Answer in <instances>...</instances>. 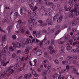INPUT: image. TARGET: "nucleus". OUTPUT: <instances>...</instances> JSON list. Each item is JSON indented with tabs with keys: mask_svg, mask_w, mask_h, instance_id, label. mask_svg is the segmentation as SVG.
I'll return each instance as SVG.
<instances>
[{
	"mask_svg": "<svg viewBox=\"0 0 79 79\" xmlns=\"http://www.w3.org/2000/svg\"><path fill=\"white\" fill-rule=\"evenodd\" d=\"M77 9H79V4H78L75 5V7L74 8V10H72L70 11L71 13H69L68 15L69 17V18H73L74 15L73 12L74 11L75 13H77Z\"/></svg>",
	"mask_w": 79,
	"mask_h": 79,
	"instance_id": "1",
	"label": "nucleus"
},
{
	"mask_svg": "<svg viewBox=\"0 0 79 79\" xmlns=\"http://www.w3.org/2000/svg\"><path fill=\"white\" fill-rule=\"evenodd\" d=\"M67 59L68 60L66 61L67 64H69L71 63V61L69 60H73L74 59V56L72 55L70 56H69L67 57Z\"/></svg>",
	"mask_w": 79,
	"mask_h": 79,
	"instance_id": "2",
	"label": "nucleus"
},
{
	"mask_svg": "<svg viewBox=\"0 0 79 79\" xmlns=\"http://www.w3.org/2000/svg\"><path fill=\"white\" fill-rule=\"evenodd\" d=\"M21 15L24 14L25 16L26 15V9L24 7H22L20 9Z\"/></svg>",
	"mask_w": 79,
	"mask_h": 79,
	"instance_id": "3",
	"label": "nucleus"
},
{
	"mask_svg": "<svg viewBox=\"0 0 79 79\" xmlns=\"http://www.w3.org/2000/svg\"><path fill=\"white\" fill-rule=\"evenodd\" d=\"M6 56V53L3 52L2 51H0V60L1 61V63H3V62H2V59L1 58L2 56Z\"/></svg>",
	"mask_w": 79,
	"mask_h": 79,
	"instance_id": "4",
	"label": "nucleus"
},
{
	"mask_svg": "<svg viewBox=\"0 0 79 79\" xmlns=\"http://www.w3.org/2000/svg\"><path fill=\"white\" fill-rule=\"evenodd\" d=\"M63 19V16L62 15H60L59 18L57 19V21L58 23H61Z\"/></svg>",
	"mask_w": 79,
	"mask_h": 79,
	"instance_id": "5",
	"label": "nucleus"
},
{
	"mask_svg": "<svg viewBox=\"0 0 79 79\" xmlns=\"http://www.w3.org/2000/svg\"><path fill=\"white\" fill-rule=\"evenodd\" d=\"M30 50V47L29 46L27 47L25 50V54H27V53L29 52Z\"/></svg>",
	"mask_w": 79,
	"mask_h": 79,
	"instance_id": "6",
	"label": "nucleus"
},
{
	"mask_svg": "<svg viewBox=\"0 0 79 79\" xmlns=\"http://www.w3.org/2000/svg\"><path fill=\"white\" fill-rule=\"evenodd\" d=\"M42 52L41 50H38L36 52V55L37 56H40L42 55Z\"/></svg>",
	"mask_w": 79,
	"mask_h": 79,
	"instance_id": "7",
	"label": "nucleus"
},
{
	"mask_svg": "<svg viewBox=\"0 0 79 79\" xmlns=\"http://www.w3.org/2000/svg\"><path fill=\"white\" fill-rule=\"evenodd\" d=\"M2 22H3V23L7 22V23H8L10 22V20L8 19V17H5L3 20Z\"/></svg>",
	"mask_w": 79,
	"mask_h": 79,
	"instance_id": "8",
	"label": "nucleus"
},
{
	"mask_svg": "<svg viewBox=\"0 0 79 79\" xmlns=\"http://www.w3.org/2000/svg\"><path fill=\"white\" fill-rule=\"evenodd\" d=\"M64 48L63 46H62L61 47V50L59 51V52H60V53H63V52H64Z\"/></svg>",
	"mask_w": 79,
	"mask_h": 79,
	"instance_id": "9",
	"label": "nucleus"
},
{
	"mask_svg": "<svg viewBox=\"0 0 79 79\" xmlns=\"http://www.w3.org/2000/svg\"><path fill=\"white\" fill-rule=\"evenodd\" d=\"M72 49V47L71 46H68L67 47V51H69Z\"/></svg>",
	"mask_w": 79,
	"mask_h": 79,
	"instance_id": "10",
	"label": "nucleus"
},
{
	"mask_svg": "<svg viewBox=\"0 0 79 79\" xmlns=\"http://www.w3.org/2000/svg\"><path fill=\"white\" fill-rule=\"evenodd\" d=\"M2 42H5V41H6V36H3L2 37Z\"/></svg>",
	"mask_w": 79,
	"mask_h": 79,
	"instance_id": "11",
	"label": "nucleus"
},
{
	"mask_svg": "<svg viewBox=\"0 0 79 79\" xmlns=\"http://www.w3.org/2000/svg\"><path fill=\"white\" fill-rule=\"evenodd\" d=\"M19 62H18L15 65L14 68L15 69H16L19 67Z\"/></svg>",
	"mask_w": 79,
	"mask_h": 79,
	"instance_id": "12",
	"label": "nucleus"
},
{
	"mask_svg": "<svg viewBox=\"0 0 79 79\" xmlns=\"http://www.w3.org/2000/svg\"><path fill=\"white\" fill-rule=\"evenodd\" d=\"M30 19H31L32 21H35V17L33 16H31L29 18Z\"/></svg>",
	"mask_w": 79,
	"mask_h": 79,
	"instance_id": "13",
	"label": "nucleus"
},
{
	"mask_svg": "<svg viewBox=\"0 0 79 79\" xmlns=\"http://www.w3.org/2000/svg\"><path fill=\"white\" fill-rule=\"evenodd\" d=\"M70 38V35H67L65 36V39L66 40H69Z\"/></svg>",
	"mask_w": 79,
	"mask_h": 79,
	"instance_id": "14",
	"label": "nucleus"
},
{
	"mask_svg": "<svg viewBox=\"0 0 79 79\" xmlns=\"http://www.w3.org/2000/svg\"><path fill=\"white\" fill-rule=\"evenodd\" d=\"M48 52H45L44 53V57H47V56H48Z\"/></svg>",
	"mask_w": 79,
	"mask_h": 79,
	"instance_id": "15",
	"label": "nucleus"
},
{
	"mask_svg": "<svg viewBox=\"0 0 79 79\" xmlns=\"http://www.w3.org/2000/svg\"><path fill=\"white\" fill-rule=\"evenodd\" d=\"M7 30L9 32H10L11 31V26H9L7 28Z\"/></svg>",
	"mask_w": 79,
	"mask_h": 79,
	"instance_id": "16",
	"label": "nucleus"
},
{
	"mask_svg": "<svg viewBox=\"0 0 79 79\" xmlns=\"http://www.w3.org/2000/svg\"><path fill=\"white\" fill-rule=\"evenodd\" d=\"M69 4L71 6H73V2H72V1L71 0H69Z\"/></svg>",
	"mask_w": 79,
	"mask_h": 79,
	"instance_id": "17",
	"label": "nucleus"
},
{
	"mask_svg": "<svg viewBox=\"0 0 79 79\" xmlns=\"http://www.w3.org/2000/svg\"><path fill=\"white\" fill-rule=\"evenodd\" d=\"M7 51L8 49H7V48H5L3 49L2 52H3V53H6L7 52Z\"/></svg>",
	"mask_w": 79,
	"mask_h": 79,
	"instance_id": "18",
	"label": "nucleus"
},
{
	"mask_svg": "<svg viewBox=\"0 0 79 79\" xmlns=\"http://www.w3.org/2000/svg\"><path fill=\"white\" fill-rule=\"evenodd\" d=\"M14 16V18H17L18 16H19L18 13L16 12L15 13Z\"/></svg>",
	"mask_w": 79,
	"mask_h": 79,
	"instance_id": "19",
	"label": "nucleus"
},
{
	"mask_svg": "<svg viewBox=\"0 0 79 79\" xmlns=\"http://www.w3.org/2000/svg\"><path fill=\"white\" fill-rule=\"evenodd\" d=\"M71 8L69 7V8H67L66 7H64V10L65 11H70L71 10Z\"/></svg>",
	"mask_w": 79,
	"mask_h": 79,
	"instance_id": "20",
	"label": "nucleus"
},
{
	"mask_svg": "<svg viewBox=\"0 0 79 79\" xmlns=\"http://www.w3.org/2000/svg\"><path fill=\"white\" fill-rule=\"evenodd\" d=\"M42 75L43 76H46L47 75V72L45 70H44L42 73Z\"/></svg>",
	"mask_w": 79,
	"mask_h": 79,
	"instance_id": "21",
	"label": "nucleus"
},
{
	"mask_svg": "<svg viewBox=\"0 0 79 79\" xmlns=\"http://www.w3.org/2000/svg\"><path fill=\"white\" fill-rule=\"evenodd\" d=\"M21 47V44L19 43H18L17 44V47L18 48H20Z\"/></svg>",
	"mask_w": 79,
	"mask_h": 79,
	"instance_id": "22",
	"label": "nucleus"
},
{
	"mask_svg": "<svg viewBox=\"0 0 79 79\" xmlns=\"http://www.w3.org/2000/svg\"><path fill=\"white\" fill-rule=\"evenodd\" d=\"M50 15V13L48 11L46 12V13L45 14V16H49Z\"/></svg>",
	"mask_w": 79,
	"mask_h": 79,
	"instance_id": "23",
	"label": "nucleus"
},
{
	"mask_svg": "<svg viewBox=\"0 0 79 79\" xmlns=\"http://www.w3.org/2000/svg\"><path fill=\"white\" fill-rule=\"evenodd\" d=\"M66 69V71L68 72L69 70V65H66V69Z\"/></svg>",
	"mask_w": 79,
	"mask_h": 79,
	"instance_id": "24",
	"label": "nucleus"
},
{
	"mask_svg": "<svg viewBox=\"0 0 79 79\" xmlns=\"http://www.w3.org/2000/svg\"><path fill=\"white\" fill-rule=\"evenodd\" d=\"M55 51L54 50V49H52L50 50V51L49 52V53H50V54H53V53H55Z\"/></svg>",
	"mask_w": 79,
	"mask_h": 79,
	"instance_id": "25",
	"label": "nucleus"
},
{
	"mask_svg": "<svg viewBox=\"0 0 79 79\" xmlns=\"http://www.w3.org/2000/svg\"><path fill=\"white\" fill-rule=\"evenodd\" d=\"M12 45H13V47H14V48H15L16 47H17V44H16L14 42H12Z\"/></svg>",
	"mask_w": 79,
	"mask_h": 79,
	"instance_id": "26",
	"label": "nucleus"
},
{
	"mask_svg": "<svg viewBox=\"0 0 79 79\" xmlns=\"http://www.w3.org/2000/svg\"><path fill=\"white\" fill-rule=\"evenodd\" d=\"M12 54V52L10 51H9L8 52V56H11Z\"/></svg>",
	"mask_w": 79,
	"mask_h": 79,
	"instance_id": "27",
	"label": "nucleus"
},
{
	"mask_svg": "<svg viewBox=\"0 0 79 79\" xmlns=\"http://www.w3.org/2000/svg\"><path fill=\"white\" fill-rule=\"evenodd\" d=\"M54 61L55 63H56V64H59L58 60H56V59H54Z\"/></svg>",
	"mask_w": 79,
	"mask_h": 79,
	"instance_id": "28",
	"label": "nucleus"
},
{
	"mask_svg": "<svg viewBox=\"0 0 79 79\" xmlns=\"http://www.w3.org/2000/svg\"><path fill=\"white\" fill-rule=\"evenodd\" d=\"M9 49L11 52H13L14 51V48H13L12 47H10L9 48Z\"/></svg>",
	"mask_w": 79,
	"mask_h": 79,
	"instance_id": "29",
	"label": "nucleus"
},
{
	"mask_svg": "<svg viewBox=\"0 0 79 79\" xmlns=\"http://www.w3.org/2000/svg\"><path fill=\"white\" fill-rule=\"evenodd\" d=\"M77 24L76 21L73 22L72 23V26H75Z\"/></svg>",
	"mask_w": 79,
	"mask_h": 79,
	"instance_id": "30",
	"label": "nucleus"
},
{
	"mask_svg": "<svg viewBox=\"0 0 79 79\" xmlns=\"http://www.w3.org/2000/svg\"><path fill=\"white\" fill-rule=\"evenodd\" d=\"M38 13L36 11L34 12L33 13V16H37V15Z\"/></svg>",
	"mask_w": 79,
	"mask_h": 79,
	"instance_id": "31",
	"label": "nucleus"
},
{
	"mask_svg": "<svg viewBox=\"0 0 79 79\" xmlns=\"http://www.w3.org/2000/svg\"><path fill=\"white\" fill-rule=\"evenodd\" d=\"M38 2L39 4L40 5H42V4H43V1H42V0H39Z\"/></svg>",
	"mask_w": 79,
	"mask_h": 79,
	"instance_id": "32",
	"label": "nucleus"
},
{
	"mask_svg": "<svg viewBox=\"0 0 79 79\" xmlns=\"http://www.w3.org/2000/svg\"><path fill=\"white\" fill-rule=\"evenodd\" d=\"M61 72L62 73H67V72L66 71V70L65 69H63L61 70Z\"/></svg>",
	"mask_w": 79,
	"mask_h": 79,
	"instance_id": "33",
	"label": "nucleus"
},
{
	"mask_svg": "<svg viewBox=\"0 0 79 79\" xmlns=\"http://www.w3.org/2000/svg\"><path fill=\"white\" fill-rule=\"evenodd\" d=\"M60 31H61V30H57V31H56V33L55 34V35H57V34H59V33H60Z\"/></svg>",
	"mask_w": 79,
	"mask_h": 79,
	"instance_id": "34",
	"label": "nucleus"
},
{
	"mask_svg": "<svg viewBox=\"0 0 79 79\" xmlns=\"http://www.w3.org/2000/svg\"><path fill=\"white\" fill-rule=\"evenodd\" d=\"M29 1L30 2H31V5H34V2L32 0H29Z\"/></svg>",
	"mask_w": 79,
	"mask_h": 79,
	"instance_id": "35",
	"label": "nucleus"
},
{
	"mask_svg": "<svg viewBox=\"0 0 79 79\" xmlns=\"http://www.w3.org/2000/svg\"><path fill=\"white\" fill-rule=\"evenodd\" d=\"M28 23H33V21L32 20H31V19H28Z\"/></svg>",
	"mask_w": 79,
	"mask_h": 79,
	"instance_id": "36",
	"label": "nucleus"
},
{
	"mask_svg": "<svg viewBox=\"0 0 79 79\" xmlns=\"http://www.w3.org/2000/svg\"><path fill=\"white\" fill-rule=\"evenodd\" d=\"M62 63L64 65H66V64H67L66 61H63L62 62Z\"/></svg>",
	"mask_w": 79,
	"mask_h": 79,
	"instance_id": "37",
	"label": "nucleus"
},
{
	"mask_svg": "<svg viewBox=\"0 0 79 79\" xmlns=\"http://www.w3.org/2000/svg\"><path fill=\"white\" fill-rule=\"evenodd\" d=\"M21 26V25L20 24H18L16 26V27L17 29H18V28H20Z\"/></svg>",
	"mask_w": 79,
	"mask_h": 79,
	"instance_id": "38",
	"label": "nucleus"
},
{
	"mask_svg": "<svg viewBox=\"0 0 79 79\" xmlns=\"http://www.w3.org/2000/svg\"><path fill=\"white\" fill-rule=\"evenodd\" d=\"M32 26L33 27H34V26H35L36 25H37V23H32Z\"/></svg>",
	"mask_w": 79,
	"mask_h": 79,
	"instance_id": "39",
	"label": "nucleus"
},
{
	"mask_svg": "<svg viewBox=\"0 0 79 79\" xmlns=\"http://www.w3.org/2000/svg\"><path fill=\"white\" fill-rule=\"evenodd\" d=\"M55 43V40L53 39H52L51 40V44H54Z\"/></svg>",
	"mask_w": 79,
	"mask_h": 79,
	"instance_id": "40",
	"label": "nucleus"
},
{
	"mask_svg": "<svg viewBox=\"0 0 79 79\" xmlns=\"http://www.w3.org/2000/svg\"><path fill=\"white\" fill-rule=\"evenodd\" d=\"M47 24L45 23L42 24L41 26L42 27H44V26H47Z\"/></svg>",
	"mask_w": 79,
	"mask_h": 79,
	"instance_id": "41",
	"label": "nucleus"
},
{
	"mask_svg": "<svg viewBox=\"0 0 79 79\" xmlns=\"http://www.w3.org/2000/svg\"><path fill=\"white\" fill-rule=\"evenodd\" d=\"M38 22L39 23H40V24H42L44 23V21H42L41 20H40L38 21Z\"/></svg>",
	"mask_w": 79,
	"mask_h": 79,
	"instance_id": "42",
	"label": "nucleus"
},
{
	"mask_svg": "<svg viewBox=\"0 0 79 79\" xmlns=\"http://www.w3.org/2000/svg\"><path fill=\"white\" fill-rule=\"evenodd\" d=\"M55 7H56V6L52 5V10H53L55 8Z\"/></svg>",
	"mask_w": 79,
	"mask_h": 79,
	"instance_id": "43",
	"label": "nucleus"
},
{
	"mask_svg": "<svg viewBox=\"0 0 79 79\" xmlns=\"http://www.w3.org/2000/svg\"><path fill=\"white\" fill-rule=\"evenodd\" d=\"M48 5L49 6H52V5H53V4L52 2H49Z\"/></svg>",
	"mask_w": 79,
	"mask_h": 79,
	"instance_id": "44",
	"label": "nucleus"
},
{
	"mask_svg": "<svg viewBox=\"0 0 79 79\" xmlns=\"http://www.w3.org/2000/svg\"><path fill=\"white\" fill-rule=\"evenodd\" d=\"M37 8H38L37 7V6H35L34 7V8L33 10V11H35V10H37Z\"/></svg>",
	"mask_w": 79,
	"mask_h": 79,
	"instance_id": "45",
	"label": "nucleus"
},
{
	"mask_svg": "<svg viewBox=\"0 0 79 79\" xmlns=\"http://www.w3.org/2000/svg\"><path fill=\"white\" fill-rule=\"evenodd\" d=\"M12 37L13 38V39L14 40L16 39V35H12Z\"/></svg>",
	"mask_w": 79,
	"mask_h": 79,
	"instance_id": "46",
	"label": "nucleus"
},
{
	"mask_svg": "<svg viewBox=\"0 0 79 79\" xmlns=\"http://www.w3.org/2000/svg\"><path fill=\"white\" fill-rule=\"evenodd\" d=\"M53 24V22H49L48 23V25H52Z\"/></svg>",
	"mask_w": 79,
	"mask_h": 79,
	"instance_id": "47",
	"label": "nucleus"
},
{
	"mask_svg": "<svg viewBox=\"0 0 79 79\" xmlns=\"http://www.w3.org/2000/svg\"><path fill=\"white\" fill-rule=\"evenodd\" d=\"M18 23L19 24H22V22L20 20L18 21Z\"/></svg>",
	"mask_w": 79,
	"mask_h": 79,
	"instance_id": "48",
	"label": "nucleus"
},
{
	"mask_svg": "<svg viewBox=\"0 0 79 79\" xmlns=\"http://www.w3.org/2000/svg\"><path fill=\"white\" fill-rule=\"evenodd\" d=\"M27 42L28 43V44H30L31 42V40H27Z\"/></svg>",
	"mask_w": 79,
	"mask_h": 79,
	"instance_id": "49",
	"label": "nucleus"
},
{
	"mask_svg": "<svg viewBox=\"0 0 79 79\" xmlns=\"http://www.w3.org/2000/svg\"><path fill=\"white\" fill-rule=\"evenodd\" d=\"M44 41H42L40 42L39 43L40 45V46H42V44H43V42H44Z\"/></svg>",
	"mask_w": 79,
	"mask_h": 79,
	"instance_id": "50",
	"label": "nucleus"
},
{
	"mask_svg": "<svg viewBox=\"0 0 79 79\" xmlns=\"http://www.w3.org/2000/svg\"><path fill=\"white\" fill-rule=\"evenodd\" d=\"M32 66H36V63L35 62H33L32 63Z\"/></svg>",
	"mask_w": 79,
	"mask_h": 79,
	"instance_id": "51",
	"label": "nucleus"
},
{
	"mask_svg": "<svg viewBox=\"0 0 79 79\" xmlns=\"http://www.w3.org/2000/svg\"><path fill=\"white\" fill-rule=\"evenodd\" d=\"M29 6H30V8L31 9V10H34V7L33 6H32V5L31 4H29Z\"/></svg>",
	"mask_w": 79,
	"mask_h": 79,
	"instance_id": "52",
	"label": "nucleus"
},
{
	"mask_svg": "<svg viewBox=\"0 0 79 79\" xmlns=\"http://www.w3.org/2000/svg\"><path fill=\"white\" fill-rule=\"evenodd\" d=\"M57 18V17L56 16V15L54 17H53V21H55L56 19V18Z\"/></svg>",
	"mask_w": 79,
	"mask_h": 79,
	"instance_id": "53",
	"label": "nucleus"
},
{
	"mask_svg": "<svg viewBox=\"0 0 79 79\" xmlns=\"http://www.w3.org/2000/svg\"><path fill=\"white\" fill-rule=\"evenodd\" d=\"M51 20V19H50V18H48L47 20V22L48 23V22H49V21H50Z\"/></svg>",
	"mask_w": 79,
	"mask_h": 79,
	"instance_id": "54",
	"label": "nucleus"
},
{
	"mask_svg": "<svg viewBox=\"0 0 79 79\" xmlns=\"http://www.w3.org/2000/svg\"><path fill=\"white\" fill-rule=\"evenodd\" d=\"M32 73L33 75H34L36 72L34 70H32Z\"/></svg>",
	"mask_w": 79,
	"mask_h": 79,
	"instance_id": "55",
	"label": "nucleus"
},
{
	"mask_svg": "<svg viewBox=\"0 0 79 79\" xmlns=\"http://www.w3.org/2000/svg\"><path fill=\"white\" fill-rule=\"evenodd\" d=\"M14 72V70H13V69H11V70L10 72V73L11 74H13V73Z\"/></svg>",
	"mask_w": 79,
	"mask_h": 79,
	"instance_id": "56",
	"label": "nucleus"
},
{
	"mask_svg": "<svg viewBox=\"0 0 79 79\" xmlns=\"http://www.w3.org/2000/svg\"><path fill=\"white\" fill-rule=\"evenodd\" d=\"M28 27H32V23H30L29 25H28Z\"/></svg>",
	"mask_w": 79,
	"mask_h": 79,
	"instance_id": "57",
	"label": "nucleus"
},
{
	"mask_svg": "<svg viewBox=\"0 0 79 79\" xmlns=\"http://www.w3.org/2000/svg\"><path fill=\"white\" fill-rule=\"evenodd\" d=\"M16 54L15 53H13L12 55V56L13 58H15V57H16Z\"/></svg>",
	"mask_w": 79,
	"mask_h": 79,
	"instance_id": "58",
	"label": "nucleus"
},
{
	"mask_svg": "<svg viewBox=\"0 0 79 79\" xmlns=\"http://www.w3.org/2000/svg\"><path fill=\"white\" fill-rule=\"evenodd\" d=\"M77 44V42H74L73 44V46H75V45H76Z\"/></svg>",
	"mask_w": 79,
	"mask_h": 79,
	"instance_id": "59",
	"label": "nucleus"
},
{
	"mask_svg": "<svg viewBox=\"0 0 79 79\" xmlns=\"http://www.w3.org/2000/svg\"><path fill=\"white\" fill-rule=\"evenodd\" d=\"M42 32H44V33H47V31L46 30H42Z\"/></svg>",
	"mask_w": 79,
	"mask_h": 79,
	"instance_id": "60",
	"label": "nucleus"
},
{
	"mask_svg": "<svg viewBox=\"0 0 79 79\" xmlns=\"http://www.w3.org/2000/svg\"><path fill=\"white\" fill-rule=\"evenodd\" d=\"M48 58L49 60H52V58L51 56H49Z\"/></svg>",
	"mask_w": 79,
	"mask_h": 79,
	"instance_id": "61",
	"label": "nucleus"
},
{
	"mask_svg": "<svg viewBox=\"0 0 79 79\" xmlns=\"http://www.w3.org/2000/svg\"><path fill=\"white\" fill-rule=\"evenodd\" d=\"M20 31L22 33H24V29H22L20 30Z\"/></svg>",
	"mask_w": 79,
	"mask_h": 79,
	"instance_id": "62",
	"label": "nucleus"
},
{
	"mask_svg": "<svg viewBox=\"0 0 79 79\" xmlns=\"http://www.w3.org/2000/svg\"><path fill=\"white\" fill-rule=\"evenodd\" d=\"M53 47L52 46H50L49 47V50H53Z\"/></svg>",
	"mask_w": 79,
	"mask_h": 79,
	"instance_id": "63",
	"label": "nucleus"
},
{
	"mask_svg": "<svg viewBox=\"0 0 79 79\" xmlns=\"http://www.w3.org/2000/svg\"><path fill=\"white\" fill-rule=\"evenodd\" d=\"M76 51L78 52V53H79V48H76Z\"/></svg>",
	"mask_w": 79,
	"mask_h": 79,
	"instance_id": "64",
	"label": "nucleus"
}]
</instances>
